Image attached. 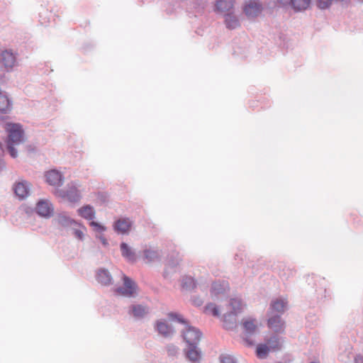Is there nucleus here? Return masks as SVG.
<instances>
[{"label": "nucleus", "mask_w": 363, "mask_h": 363, "mask_svg": "<svg viewBox=\"0 0 363 363\" xmlns=\"http://www.w3.org/2000/svg\"><path fill=\"white\" fill-rule=\"evenodd\" d=\"M0 151L1 152H4V147H3V144L0 142Z\"/></svg>", "instance_id": "50"}, {"label": "nucleus", "mask_w": 363, "mask_h": 363, "mask_svg": "<svg viewBox=\"0 0 363 363\" xmlns=\"http://www.w3.org/2000/svg\"><path fill=\"white\" fill-rule=\"evenodd\" d=\"M168 317L171 320L177 321L185 325L189 323L186 319H184L181 315H179L177 313L170 312L168 313Z\"/></svg>", "instance_id": "34"}, {"label": "nucleus", "mask_w": 363, "mask_h": 363, "mask_svg": "<svg viewBox=\"0 0 363 363\" xmlns=\"http://www.w3.org/2000/svg\"><path fill=\"white\" fill-rule=\"evenodd\" d=\"M6 143V150L12 158H16L18 157V150L15 148L14 145L16 143L7 142Z\"/></svg>", "instance_id": "35"}, {"label": "nucleus", "mask_w": 363, "mask_h": 363, "mask_svg": "<svg viewBox=\"0 0 363 363\" xmlns=\"http://www.w3.org/2000/svg\"><path fill=\"white\" fill-rule=\"evenodd\" d=\"M229 305L232 309L230 313H235V315L241 313L242 311L243 304L242 300L240 298H231Z\"/></svg>", "instance_id": "30"}, {"label": "nucleus", "mask_w": 363, "mask_h": 363, "mask_svg": "<svg viewBox=\"0 0 363 363\" xmlns=\"http://www.w3.org/2000/svg\"><path fill=\"white\" fill-rule=\"evenodd\" d=\"M355 363H363V357L362 356H357L355 358Z\"/></svg>", "instance_id": "47"}, {"label": "nucleus", "mask_w": 363, "mask_h": 363, "mask_svg": "<svg viewBox=\"0 0 363 363\" xmlns=\"http://www.w3.org/2000/svg\"><path fill=\"white\" fill-rule=\"evenodd\" d=\"M178 347L173 344H168L166 350L169 356L174 357L178 354Z\"/></svg>", "instance_id": "36"}, {"label": "nucleus", "mask_w": 363, "mask_h": 363, "mask_svg": "<svg viewBox=\"0 0 363 363\" xmlns=\"http://www.w3.org/2000/svg\"><path fill=\"white\" fill-rule=\"evenodd\" d=\"M270 350L267 344H259L256 349L257 357L259 359H264Z\"/></svg>", "instance_id": "32"}, {"label": "nucleus", "mask_w": 363, "mask_h": 363, "mask_svg": "<svg viewBox=\"0 0 363 363\" xmlns=\"http://www.w3.org/2000/svg\"><path fill=\"white\" fill-rule=\"evenodd\" d=\"M262 9L260 3L253 1L245 6L243 11L248 18H255L262 13Z\"/></svg>", "instance_id": "11"}, {"label": "nucleus", "mask_w": 363, "mask_h": 363, "mask_svg": "<svg viewBox=\"0 0 363 363\" xmlns=\"http://www.w3.org/2000/svg\"><path fill=\"white\" fill-rule=\"evenodd\" d=\"M220 363H237L235 359L228 354H221L220 356Z\"/></svg>", "instance_id": "38"}, {"label": "nucleus", "mask_w": 363, "mask_h": 363, "mask_svg": "<svg viewBox=\"0 0 363 363\" xmlns=\"http://www.w3.org/2000/svg\"><path fill=\"white\" fill-rule=\"evenodd\" d=\"M223 327L226 330H232L237 326V315L230 312L223 316Z\"/></svg>", "instance_id": "23"}, {"label": "nucleus", "mask_w": 363, "mask_h": 363, "mask_svg": "<svg viewBox=\"0 0 363 363\" xmlns=\"http://www.w3.org/2000/svg\"><path fill=\"white\" fill-rule=\"evenodd\" d=\"M235 0H216L214 4V11L218 13H227L234 11Z\"/></svg>", "instance_id": "10"}, {"label": "nucleus", "mask_w": 363, "mask_h": 363, "mask_svg": "<svg viewBox=\"0 0 363 363\" xmlns=\"http://www.w3.org/2000/svg\"><path fill=\"white\" fill-rule=\"evenodd\" d=\"M311 3V0H293L291 8L295 12L305 11L308 9Z\"/></svg>", "instance_id": "28"}, {"label": "nucleus", "mask_w": 363, "mask_h": 363, "mask_svg": "<svg viewBox=\"0 0 363 363\" xmlns=\"http://www.w3.org/2000/svg\"><path fill=\"white\" fill-rule=\"evenodd\" d=\"M45 181L51 186H60L63 183V177L60 172L56 169H51L45 174Z\"/></svg>", "instance_id": "12"}, {"label": "nucleus", "mask_w": 363, "mask_h": 363, "mask_svg": "<svg viewBox=\"0 0 363 363\" xmlns=\"http://www.w3.org/2000/svg\"><path fill=\"white\" fill-rule=\"evenodd\" d=\"M198 345L196 343L190 344L184 350L186 357L192 362H199L201 357V351Z\"/></svg>", "instance_id": "13"}, {"label": "nucleus", "mask_w": 363, "mask_h": 363, "mask_svg": "<svg viewBox=\"0 0 363 363\" xmlns=\"http://www.w3.org/2000/svg\"><path fill=\"white\" fill-rule=\"evenodd\" d=\"M191 301L192 304L196 306H201L203 303V300L197 296H193L191 298Z\"/></svg>", "instance_id": "42"}, {"label": "nucleus", "mask_w": 363, "mask_h": 363, "mask_svg": "<svg viewBox=\"0 0 363 363\" xmlns=\"http://www.w3.org/2000/svg\"><path fill=\"white\" fill-rule=\"evenodd\" d=\"M293 0H277V3L279 7L287 9L291 8Z\"/></svg>", "instance_id": "39"}, {"label": "nucleus", "mask_w": 363, "mask_h": 363, "mask_svg": "<svg viewBox=\"0 0 363 363\" xmlns=\"http://www.w3.org/2000/svg\"><path fill=\"white\" fill-rule=\"evenodd\" d=\"M168 262H169V264L171 267H177L179 264V260L178 259H176V260L169 259Z\"/></svg>", "instance_id": "45"}, {"label": "nucleus", "mask_w": 363, "mask_h": 363, "mask_svg": "<svg viewBox=\"0 0 363 363\" xmlns=\"http://www.w3.org/2000/svg\"><path fill=\"white\" fill-rule=\"evenodd\" d=\"M8 133L7 142L13 143L16 144L23 143L24 140V130L22 125L19 123H8L6 128Z\"/></svg>", "instance_id": "3"}, {"label": "nucleus", "mask_w": 363, "mask_h": 363, "mask_svg": "<svg viewBox=\"0 0 363 363\" xmlns=\"http://www.w3.org/2000/svg\"><path fill=\"white\" fill-rule=\"evenodd\" d=\"M149 313V308L141 304H133L128 308V313L135 319L143 318Z\"/></svg>", "instance_id": "18"}, {"label": "nucleus", "mask_w": 363, "mask_h": 363, "mask_svg": "<svg viewBox=\"0 0 363 363\" xmlns=\"http://www.w3.org/2000/svg\"><path fill=\"white\" fill-rule=\"evenodd\" d=\"M52 223L55 225H56L59 229H63L68 227V215L66 212L59 213H57L54 219L52 220Z\"/></svg>", "instance_id": "25"}, {"label": "nucleus", "mask_w": 363, "mask_h": 363, "mask_svg": "<svg viewBox=\"0 0 363 363\" xmlns=\"http://www.w3.org/2000/svg\"><path fill=\"white\" fill-rule=\"evenodd\" d=\"M6 167V163L4 160L1 158H0V172L4 170Z\"/></svg>", "instance_id": "46"}, {"label": "nucleus", "mask_w": 363, "mask_h": 363, "mask_svg": "<svg viewBox=\"0 0 363 363\" xmlns=\"http://www.w3.org/2000/svg\"><path fill=\"white\" fill-rule=\"evenodd\" d=\"M123 286L118 287L116 289V291L125 296H134L138 288L136 283L132 279L125 275L123 276Z\"/></svg>", "instance_id": "6"}, {"label": "nucleus", "mask_w": 363, "mask_h": 363, "mask_svg": "<svg viewBox=\"0 0 363 363\" xmlns=\"http://www.w3.org/2000/svg\"><path fill=\"white\" fill-rule=\"evenodd\" d=\"M96 198L98 200L103 203H105L108 201V196L105 192L99 191L96 194Z\"/></svg>", "instance_id": "43"}, {"label": "nucleus", "mask_w": 363, "mask_h": 363, "mask_svg": "<svg viewBox=\"0 0 363 363\" xmlns=\"http://www.w3.org/2000/svg\"><path fill=\"white\" fill-rule=\"evenodd\" d=\"M90 225L94 228V230L98 233H102L106 230V228L101 223L91 220Z\"/></svg>", "instance_id": "37"}, {"label": "nucleus", "mask_w": 363, "mask_h": 363, "mask_svg": "<svg viewBox=\"0 0 363 363\" xmlns=\"http://www.w3.org/2000/svg\"><path fill=\"white\" fill-rule=\"evenodd\" d=\"M96 238L101 241V244L104 247H107L108 245V242L104 235H96Z\"/></svg>", "instance_id": "44"}, {"label": "nucleus", "mask_w": 363, "mask_h": 363, "mask_svg": "<svg viewBox=\"0 0 363 363\" xmlns=\"http://www.w3.org/2000/svg\"><path fill=\"white\" fill-rule=\"evenodd\" d=\"M17 52L11 49H5L0 52V69L4 72H11L18 65Z\"/></svg>", "instance_id": "2"}, {"label": "nucleus", "mask_w": 363, "mask_h": 363, "mask_svg": "<svg viewBox=\"0 0 363 363\" xmlns=\"http://www.w3.org/2000/svg\"><path fill=\"white\" fill-rule=\"evenodd\" d=\"M287 302L282 299H276L270 303L268 315H279L280 316L284 313L286 308Z\"/></svg>", "instance_id": "17"}, {"label": "nucleus", "mask_w": 363, "mask_h": 363, "mask_svg": "<svg viewBox=\"0 0 363 363\" xmlns=\"http://www.w3.org/2000/svg\"><path fill=\"white\" fill-rule=\"evenodd\" d=\"M69 222L70 225L73 224V223H77L74 219H71L70 218H69Z\"/></svg>", "instance_id": "49"}, {"label": "nucleus", "mask_w": 363, "mask_h": 363, "mask_svg": "<svg viewBox=\"0 0 363 363\" xmlns=\"http://www.w3.org/2000/svg\"><path fill=\"white\" fill-rule=\"evenodd\" d=\"M284 337L279 333H273L269 337L265 339L266 344L272 351H279L282 348Z\"/></svg>", "instance_id": "15"}, {"label": "nucleus", "mask_w": 363, "mask_h": 363, "mask_svg": "<svg viewBox=\"0 0 363 363\" xmlns=\"http://www.w3.org/2000/svg\"><path fill=\"white\" fill-rule=\"evenodd\" d=\"M73 235L75 238H77L79 240H83L84 237V233L81 229H73Z\"/></svg>", "instance_id": "40"}, {"label": "nucleus", "mask_w": 363, "mask_h": 363, "mask_svg": "<svg viewBox=\"0 0 363 363\" xmlns=\"http://www.w3.org/2000/svg\"><path fill=\"white\" fill-rule=\"evenodd\" d=\"M267 326L274 333L284 334L285 333V322L279 315H269Z\"/></svg>", "instance_id": "8"}, {"label": "nucleus", "mask_w": 363, "mask_h": 363, "mask_svg": "<svg viewBox=\"0 0 363 363\" xmlns=\"http://www.w3.org/2000/svg\"><path fill=\"white\" fill-rule=\"evenodd\" d=\"M224 24L228 30H235L240 27L241 24L235 11L224 13Z\"/></svg>", "instance_id": "16"}, {"label": "nucleus", "mask_w": 363, "mask_h": 363, "mask_svg": "<svg viewBox=\"0 0 363 363\" xmlns=\"http://www.w3.org/2000/svg\"><path fill=\"white\" fill-rule=\"evenodd\" d=\"M182 286L187 291L194 290L196 287V281L191 277H184L182 280Z\"/></svg>", "instance_id": "31"}, {"label": "nucleus", "mask_w": 363, "mask_h": 363, "mask_svg": "<svg viewBox=\"0 0 363 363\" xmlns=\"http://www.w3.org/2000/svg\"><path fill=\"white\" fill-rule=\"evenodd\" d=\"M78 182L69 183V203H79L82 199V191Z\"/></svg>", "instance_id": "20"}, {"label": "nucleus", "mask_w": 363, "mask_h": 363, "mask_svg": "<svg viewBox=\"0 0 363 363\" xmlns=\"http://www.w3.org/2000/svg\"><path fill=\"white\" fill-rule=\"evenodd\" d=\"M54 206L48 199L39 200L35 206V211L40 217L50 218L54 214Z\"/></svg>", "instance_id": "4"}, {"label": "nucleus", "mask_w": 363, "mask_h": 363, "mask_svg": "<svg viewBox=\"0 0 363 363\" xmlns=\"http://www.w3.org/2000/svg\"><path fill=\"white\" fill-rule=\"evenodd\" d=\"M133 225V221L130 218L128 217L120 218L114 221L113 229L118 234L128 235Z\"/></svg>", "instance_id": "7"}, {"label": "nucleus", "mask_w": 363, "mask_h": 363, "mask_svg": "<svg viewBox=\"0 0 363 363\" xmlns=\"http://www.w3.org/2000/svg\"><path fill=\"white\" fill-rule=\"evenodd\" d=\"M155 330L159 335L165 338L171 337L174 333V327L164 320H157L155 324Z\"/></svg>", "instance_id": "9"}, {"label": "nucleus", "mask_w": 363, "mask_h": 363, "mask_svg": "<svg viewBox=\"0 0 363 363\" xmlns=\"http://www.w3.org/2000/svg\"><path fill=\"white\" fill-rule=\"evenodd\" d=\"M144 259H147V262H153L160 259L161 253L159 250L147 248L143 251Z\"/></svg>", "instance_id": "29"}, {"label": "nucleus", "mask_w": 363, "mask_h": 363, "mask_svg": "<svg viewBox=\"0 0 363 363\" xmlns=\"http://www.w3.org/2000/svg\"><path fill=\"white\" fill-rule=\"evenodd\" d=\"M182 335L186 345H190V344L193 343H199L202 336V333L199 329L191 326L188 323L186 325V329L182 332Z\"/></svg>", "instance_id": "5"}, {"label": "nucleus", "mask_w": 363, "mask_h": 363, "mask_svg": "<svg viewBox=\"0 0 363 363\" xmlns=\"http://www.w3.org/2000/svg\"><path fill=\"white\" fill-rule=\"evenodd\" d=\"M13 189L16 196L20 200L26 199L29 195V184L26 181L16 182Z\"/></svg>", "instance_id": "14"}, {"label": "nucleus", "mask_w": 363, "mask_h": 363, "mask_svg": "<svg viewBox=\"0 0 363 363\" xmlns=\"http://www.w3.org/2000/svg\"><path fill=\"white\" fill-rule=\"evenodd\" d=\"M228 284L225 281H216L213 282L211 288V294L212 296H217L225 293Z\"/></svg>", "instance_id": "22"}, {"label": "nucleus", "mask_w": 363, "mask_h": 363, "mask_svg": "<svg viewBox=\"0 0 363 363\" xmlns=\"http://www.w3.org/2000/svg\"><path fill=\"white\" fill-rule=\"evenodd\" d=\"M79 216L88 220H91L95 218V211L91 205H85L77 210Z\"/></svg>", "instance_id": "24"}, {"label": "nucleus", "mask_w": 363, "mask_h": 363, "mask_svg": "<svg viewBox=\"0 0 363 363\" xmlns=\"http://www.w3.org/2000/svg\"><path fill=\"white\" fill-rule=\"evenodd\" d=\"M12 108V101L9 97L0 91V113H7Z\"/></svg>", "instance_id": "26"}, {"label": "nucleus", "mask_w": 363, "mask_h": 363, "mask_svg": "<svg viewBox=\"0 0 363 363\" xmlns=\"http://www.w3.org/2000/svg\"><path fill=\"white\" fill-rule=\"evenodd\" d=\"M204 313L206 314H211L215 317L220 315L219 310L216 305L213 303H208L204 308Z\"/></svg>", "instance_id": "33"}, {"label": "nucleus", "mask_w": 363, "mask_h": 363, "mask_svg": "<svg viewBox=\"0 0 363 363\" xmlns=\"http://www.w3.org/2000/svg\"><path fill=\"white\" fill-rule=\"evenodd\" d=\"M241 325L243 341L247 346L254 345L255 342L252 337L259 333L257 320L252 317L245 318L242 320Z\"/></svg>", "instance_id": "1"}, {"label": "nucleus", "mask_w": 363, "mask_h": 363, "mask_svg": "<svg viewBox=\"0 0 363 363\" xmlns=\"http://www.w3.org/2000/svg\"><path fill=\"white\" fill-rule=\"evenodd\" d=\"M96 279L99 283L104 286L112 284V276L108 269H100L96 272Z\"/></svg>", "instance_id": "21"}, {"label": "nucleus", "mask_w": 363, "mask_h": 363, "mask_svg": "<svg viewBox=\"0 0 363 363\" xmlns=\"http://www.w3.org/2000/svg\"><path fill=\"white\" fill-rule=\"evenodd\" d=\"M120 250L122 257L128 262L135 263L137 261L135 252L126 242L120 244Z\"/></svg>", "instance_id": "19"}, {"label": "nucleus", "mask_w": 363, "mask_h": 363, "mask_svg": "<svg viewBox=\"0 0 363 363\" xmlns=\"http://www.w3.org/2000/svg\"><path fill=\"white\" fill-rule=\"evenodd\" d=\"M55 195H56V196L62 198V199H67V198H68V191L62 190V189H57L55 191Z\"/></svg>", "instance_id": "41"}, {"label": "nucleus", "mask_w": 363, "mask_h": 363, "mask_svg": "<svg viewBox=\"0 0 363 363\" xmlns=\"http://www.w3.org/2000/svg\"><path fill=\"white\" fill-rule=\"evenodd\" d=\"M48 19H40V24L41 25H43V26H47L48 25Z\"/></svg>", "instance_id": "48"}, {"label": "nucleus", "mask_w": 363, "mask_h": 363, "mask_svg": "<svg viewBox=\"0 0 363 363\" xmlns=\"http://www.w3.org/2000/svg\"><path fill=\"white\" fill-rule=\"evenodd\" d=\"M317 301H323L327 297V289L325 285L324 278L318 280V286L315 290Z\"/></svg>", "instance_id": "27"}]
</instances>
